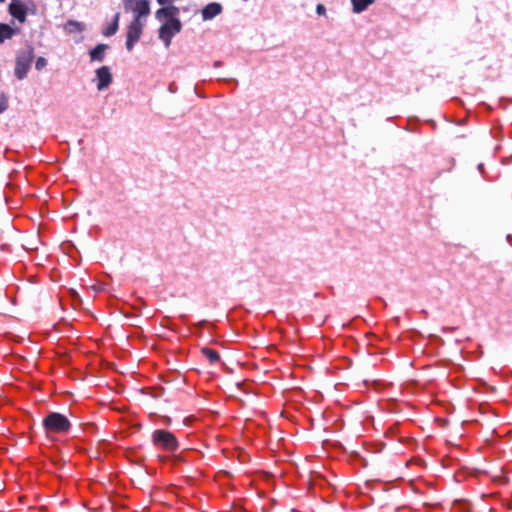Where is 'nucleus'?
Masks as SVG:
<instances>
[{
    "instance_id": "f257e3e1",
    "label": "nucleus",
    "mask_w": 512,
    "mask_h": 512,
    "mask_svg": "<svg viewBox=\"0 0 512 512\" xmlns=\"http://www.w3.org/2000/svg\"><path fill=\"white\" fill-rule=\"evenodd\" d=\"M33 58L34 49L30 45L17 53L14 73L19 80L27 76Z\"/></svg>"
},
{
    "instance_id": "f03ea898",
    "label": "nucleus",
    "mask_w": 512,
    "mask_h": 512,
    "mask_svg": "<svg viewBox=\"0 0 512 512\" xmlns=\"http://www.w3.org/2000/svg\"><path fill=\"white\" fill-rule=\"evenodd\" d=\"M43 425L47 434L67 432L70 428L69 420L57 412L49 413L44 418Z\"/></svg>"
},
{
    "instance_id": "7ed1b4c3",
    "label": "nucleus",
    "mask_w": 512,
    "mask_h": 512,
    "mask_svg": "<svg viewBox=\"0 0 512 512\" xmlns=\"http://www.w3.org/2000/svg\"><path fill=\"white\" fill-rule=\"evenodd\" d=\"M125 9L133 14L132 21L146 23L150 14V4L148 0H127Z\"/></svg>"
},
{
    "instance_id": "20e7f679",
    "label": "nucleus",
    "mask_w": 512,
    "mask_h": 512,
    "mask_svg": "<svg viewBox=\"0 0 512 512\" xmlns=\"http://www.w3.org/2000/svg\"><path fill=\"white\" fill-rule=\"evenodd\" d=\"M162 24L158 29V38L166 48H169L175 35L181 32L182 23L174 21H160Z\"/></svg>"
},
{
    "instance_id": "39448f33",
    "label": "nucleus",
    "mask_w": 512,
    "mask_h": 512,
    "mask_svg": "<svg viewBox=\"0 0 512 512\" xmlns=\"http://www.w3.org/2000/svg\"><path fill=\"white\" fill-rule=\"evenodd\" d=\"M153 441L156 445L169 451H174L178 447V442L175 436L172 433L165 430L154 431Z\"/></svg>"
},
{
    "instance_id": "423d86ee",
    "label": "nucleus",
    "mask_w": 512,
    "mask_h": 512,
    "mask_svg": "<svg viewBox=\"0 0 512 512\" xmlns=\"http://www.w3.org/2000/svg\"><path fill=\"white\" fill-rule=\"evenodd\" d=\"M146 23L131 21L127 27L126 48L131 51L140 39Z\"/></svg>"
},
{
    "instance_id": "0eeeda50",
    "label": "nucleus",
    "mask_w": 512,
    "mask_h": 512,
    "mask_svg": "<svg viewBox=\"0 0 512 512\" xmlns=\"http://www.w3.org/2000/svg\"><path fill=\"white\" fill-rule=\"evenodd\" d=\"M161 6L162 7L155 12L156 20H158V21L168 20V21H174V22L175 21L181 22L179 19L180 10L178 7H176L172 3L164 4Z\"/></svg>"
},
{
    "instance_id": "6e6552de",
    "label": "nucleus",
    "mask_w": 512,
    "mask_h": 512,
    "mask_svg": "<svg viewBox=\"0 0 512 512\" xmlns=\"http://www.w3.org/2000/svg\"><path fill=\"white\" fill-rule=\"evenodd\" d=\"M94 81L96 82V86L99 91L107 89L112 83V74L110 68L107 66L98 68L95 72Z\"/></svg>"
},
{
    "instance_id": "1a4fd4ad",
    "label": "nucleus",
    "mask_w": 512,
    "mask_h": 512,
    "mask_svg": "<svg viewBox=\"0 0 512 512\" xmlns=\"http://www.w3.org/2000/svg\"><path fill=\"white\" fill-rule=\"evenodd\" d=\"M222 6L217 2L207 4L201 10V16L203 21H209L222 13Z\"/></svg>"
},
{
    "instance_id": "9d476101",
    "label": "nucleus",
    "mask_w": 512,
    "mask_h": 512,
    "mask_svg": "<svg viewBox=\"0 0 512 512\" xmlns=\"http://www.w3.org/2000/svg\"><path fill=\"white\" fill-rule=\"evenodd\" d=\"M10 14L19 20L20 22H24L26 18V10L22 3L20 2H12L9 6Z\"/></svg>"
},
{
    "instance_id": "9b49d317",
    "label": "nucleus",
    "mask_w": 512,
    "mask_h": 512,
    "mask_svg": "<svg viewBox=\"0 0 512 512\" xmlns=\"http://www.w3.org/2000/svg\"><path fill=\"white\" fill-rule=\"evenodd\" d=\"M108 49V45L106 44H98L94 49L89 52L90 60L92 62L97 61L101 62L105 58L106 51Z\"/></svg>"
},
{
    "instance_id": "f8f14e48",
    "label": "nucleus",
    "mask_w": 512,
    "mask_h": 512,
    "mask_svg": "<svg viewBox=\"0 0 512 512\" xmlns=\"http://www.w3.org/2000/svg\"><path fill=\"white\" fill-rule=\"evenodd\" d=\"M375 0H351L352 11L355 14L364 12Z\"/></svg>"
},
{
    "instance_id": "ddd939ff",
    "label": "nucleus",
    "mask_w": 512,
    "mask_h": 512,
    "mask_svg": "<svg viewBox=\"0 0 512 512\" xmlns=\"http://www.w3.org/2000/svg\"><path fill=\"white\" fill-rule=\"evenodd\" d=\"M64 30L69 33H77L85 30V25L75 20H68L64 26Z\"/></svg>"
},
{
    "instance_id": "4468645a",
    "label": "nucleus",
    "mask_w": 512,
    "mask_h": 512,
    "mask_svg": "<svg viewBox=\"0 0 512 512\" xmlns=\"http://www.w3.org/2000/svg\"><path fill=\"white\" fill-rule=\"evenodd\" d=\"M15 34V30L7 24L0 23V43L10 39Z\"/></svg>"
},
{
    "instance_id": "2eb2a0df",
    "label": "nucleus",
    "mask_w": 512,
    "mask_h": 512,
    "mask_svg": "<svg viewBox=\"0 0 512 512\" xmlns=\"http://www.w3.org/2000/svg\"><path fill=\"white\" fill-rule=\"evenodd\" d=\"M201 351H202L203 355L206 356V358L209 360L210 363H216L220 360L219 354L216 351H214L208 347L202 348Z\"/></svg>"
},
{
    "instance_id": "dca6fc26",
    "label": "nucleus",
    "mask_w": 512,
    "mask_h": 512,
    "mask_svg": "<svg viewBox=\"0 0 512 512\" xmlns=\"http://www.w3.org/2000/svg\"><path fill=\"white\" fill-rule=\"evenodd\" d=\"M119 22V13H117L115 16H114V20L113 22L107 27V29L103 32V34L105 36H112L114 35L117 30H118V24Z\"/></svg>"
},
{
    "instance_id": "f3484780",
    "label": "nucleus",
    "mask_w": 512,
    "mask_h": 512,
    "mask_svg": "<svg viewBox=\"0 0 512 512\" xmlns=\"http://www.w3.org/2000/svg\"><path fill=\"white\" fill-rule=\"evenodd\" d=\"M47 65V60L44 57H38L35 62V68L40 71Z\"/></svg>"
},
{
    "instance_id": "a211bd4d",
    "label": "nucleus",
    "mask_w": 512,
    "mask_h": 512,
    "mask_svg": "<svg viewBox=\"0 0 512 512\" xmlns=\"http://www.w3.org/2000/svg\"><path fill=\"white\" fill-rule=\"evenodd\" d=\"M316 13H317L318 15H320V16L325 15V13H326V8H325V6H324V5H322V4H318V5L316 6Z\"/></svg>"
},
{
    "instance_id": "6ab92c4d",
    "label": "nucleus",
    "mask_w": 512,
    "mask_h": 512,
    "mask_svg": "<svg viewBox=\"0 0 512 512\" xmlns=\"http://www.w3.org/2000/svg\"><path fill=\"white\" fill-rule=\"evenodd\" d=\"M174 0H157L158 4L159 5H164V4H170L172 3Z\"/></svg>"
},
{
    "instance_id": "aec40b11",
    "label": "nucleus",
    "mask_w": 512,
    "mask_h": 512,
    "mask_svg": "<svg viewBox=\"0 0 512 512\" xmlns=\"http://www.w3.org/2000/svg\"><path fill=\"white\" fill-rule=\"evenodd\" d=\"M5 108H6V106L3 103H1L0 104V113L3 112L5 110Z\"/></svg>"
},
{
    "instance_id": "412c9836",
    "label": "nucleus",
    "mask_w": 512,
    "mask_h": 512,
    "mask_svg": "<svg viewBox=\"0 0 512 512\" xmlns=\"http://www.w3.org/2000/svg\"><path fill=\"white\" fill-rule=\"evenodd\" d=\"M221 65H222V63H221L220 61H216V62L214 63V66H215V67H220Z\"/></svg>"
},
{
    "instance_id": "4be33fe9",
    "label": "nucleus",
    "mask_w": 512,
    "mask_h": 512,
    "mask_svg": "<svg viewBox=\"0 0 512 512\" xmlns=\"http://www.w3.org/2000/svg\"><path fill=\"white\" fill-rule=\"evenodd\" d=\"M482 166H483V165H482V164H480V165L478 166V169H479V170H481V169H482Z\"/></svg>"
},
{
    "instance_id": "5701e85b",
    "label": "nucleus",
    "mask_w": 512,
    "mask_h": 512,
    "mask_svg": "<svg viewBox=\"0 0 512 512\" xmlns=\"http://www.w3.org/2000/svg\"><path fill=\"white\" fill-rule=\"evenodd\" d=\"M5 0H0V2H4Z\"/></svg>"
},
{
    "instance_id": "b1692460",
    "label": "nucleus",
    "mask_w": 512,
    "mask_h": 512,
    "mask_svg": "<svg viewBox=\"0 0 512 512\" xmlns=\"http://www.w3.org/2000/svg\"><path fill=\"white\" fill-rule=\"evenodd\" d=\"M13 2H17L16 0H13Z\"/></svg>"
}]
</instances>
